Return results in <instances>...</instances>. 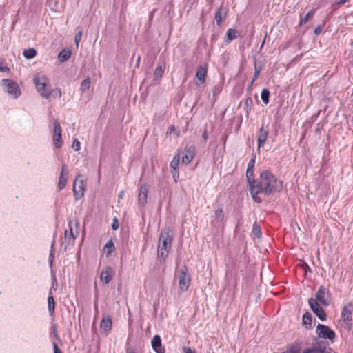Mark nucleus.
<instances>
[{"instance_id": "f257e3e1", "label": "nucleus", "mask_w": 353, "mask_h": 353, "mask_svg": "<svg viewBox=\"0 0 353 353\" xmlns=\"http://www.w3.org/2000/svg\"><path fill=\"white\" fill-rule=\"evenodd\" d=\"M283 188V182L268 170L261 173L260 180L255 186L251 188V196L253 200L260 203L262 199L259 194L265 195L274 194L280 192Z\"/></svg>"}, {"instance_id": "f03ea898", "label": "nucleus", "mask_w": 353, "mask_h": 353, "mask_svg": "<svg viewBox=\"0 0 353 353\" xmlns=\"http://www.w3.org/2000/svg\"><path fill=\"white\" fill-rule=\"evenodd\" d=\"M34 83L35 84L37 92L40 95L48 99L52 95L51 85L47 76L43 72H37L34 76Z\"/></svg>"}, {"instance_id": "7ed1b4c3", "label": "nucleus", "mask_w": 353, "mask_h": 353, "mask_svg": "<svg viewBox=\"0 0 353 353\" xmlns=\"http://www.w3.org/2000/svg\"><path fill=\"white\" fill-rule=\"evenodd\" d=\"M172 238L169 232L163 230L160 235L158 245L157 256L161 262H164L171 248Z\"/></svg>"}, {"instance_id": "20e7f679", "label": "nucleus", "mask_w": 353, "mask_h": 353, "mask_svg": "<svg viewBox=\"0 0 353 353\" xmlns=\"http://www.w3.org/2000/svg\"><path fill=\"white\" fill-rule=\"evenodd\" d=\"M1 86L3 91L11 99H17L21 94L19 85L12 79H2Z\"/></svg>"}, {"instance_id": "39448f33", "label": "nucleus", "mask_w": 353, "mask_h": 353, "mask_svg": "<svg viewBox=\"0 0 353 353\" xmlns=\"http://www.w3.org/2000/svg\"><path fill=\"white\" fill-rule=\"evenodd\" d=\"M175 279L178 281L179 286L181 292L188 290L190 285V275L185 266L178 268L175 271Z\"/></svg>"}, {"instance_id": "423d86ee", "label": "nucleus", "mask_w": 353, "mask_h": 353, "mask_svg": "<svg viewBox=\"0 0 353 353\" xmlns=\"http://www.w3.org/2000/svg\"><path fill=\"white\" fill-rule=\"evenodd\" d=\"M353 304L348 303L342 309L340 319V324L344 329L350 330L352 321Z\"/></svg>"}, {"instance_id": "0eeeda50", "label": "nucleus", "mask_w": 353, "mask_h": 353, "mask_svg": "<svg viewBox=\"0 0 353 353\" xmlns=\"http://www.w3.org/2000/svg\"><path fill=\"white\" fill-rule=\"evenodd\" d=\"M81 174H79L73 184V192L76 200H79L84 196L85 187Z\"/></svg>"}, {"instance_id": "6e6552de", "label": "nucleus", "mask_w": 353, "mask_h": 353, "mask_svg": "<svg viewBox=\"0 0 353 353\" xmlns=\"http://www.w3.org/2000/svg\"><path fill=\"white\" fill-rule=\"evenodd\" d=\"M316 333L319 338L334 340L336 334L334 332L330 329L328 326L324 325H318L316 327Z\"/></svg>"}, {"instance_id": "1a4fd4ad", "label": "nucleus", "mask_w": 353, "mask_h": 353, "mask_svg": "<svg viewBox=\"0 0 353 353\" xmlns=\"http://www.w3.org/2000/svg\"><path fill=\"white\" fill-rule=\"evenodd\" d=\"M308 303L310 305L311 310L319 318V319H321V321H325L326 319V314L323 310V308L316 301V300L313 298H310L308 300Z\"/></svg>"}, {"instance_id": "9d476101", "label": "nucleus", "mask_w": 353, "mask_h": 353, "mask_svg": "<svg viewBox=\"0 0 353 353\" xmlns=\"http://www.w3.org/2000/svg\"><path fill=\"white\" fill-rule=\"evenodd\" d=\"M53 143L57 148H60L62 146L61 141V128L59 121H55L54 123L53 130Z\"/></svg>"}, {"instance_id": "9b49d317", "label": "nucleus", "mask_w": 353, "mask_h": 353, "mask_svg": "<svg viewBox=\"0 0 353 353\" xmlns=\"http://www.w3.org/2000/svg\"><path fill=\"white\" fill-rule=\"evenodd\" d=\"M69 231L65 230V237L68 239L69 241L71 239L74 240L78 236V222L77 221H70L68 223Z\"/></svg>"}, {"instance_id": "f8f14e48", "label": "nucleus", "mask_w": 353, "mask_h": 353, "mask_svg": "<svg viewBox=\"0 0 353 353\" xmlns=\"http://www.w3.org/2000/svg\"><path fill=\"white\" fill-rule=\"evenodd\" d=\"M328 292L323 286H321L315 294L316 301H319L322 305L327 306L330 302L327 299Z\"/></svg>"}, {"instance_id": "ddd939ff", "label": "nucleus", "mask_w": 353, "mask_h": 353, "mask_svg": "<svg viewBox=\"0 0 353 353\" xmlns=\"http://www.w3.org/2000/svg\"><path fill=\"white\" fill-rule=\"evenodd\" d=\"M268 133V127L266 126V128H265L263 125H262L261 128L259 130V134L257 137L258 151H259L260 148L263 146L265 142L267 140Z\"/></svg>"}, {"instance_id": "4468645a", "label": "nucleus", "mask_w": 353, "mask_h": 353, "mask_svg": "<svg viewBox=\"0 0 353 353\" xmlns=\"http://www.w3.org/2000/svg\"><path fill=\"white\" fill-rule=\"evenodd\" d=\"M113 276V270L110 266L105 267L101 272L100 279L103 284L110 282Z\"/></svg>"}, {"instance_id": "2eb2a0df", "label": "nucleus", "mask_w": 353, "mask_h": 353, "mask_svg": "<svg viewBox=\"0 0 353 353\" xmlns=\"http://www.w3.org/2000/svg\"><path fill=\"white\" fill-rule=\"evenodd\" d=\"M194 156V149L192 147H186L182 156V163L188 165L190 163Z\"/></svg>"}, {"instance_id": "dca6fc26", "label": "nucleus", "mask_w": 353, "mask_h": 353, "mask_svg": "<svg viewBox=\"0 0 353 353\" xmlns=\"http://www.w3.org/2000/svg\"><path fill=\"white\" fill-rule=\"evenodd\" d=\"M148 190L145 185H141L138 195L139 204L143 205L147 203Z\"/></svg>"}, {"instance_id": "f3484780", "label": "nucleus", "mask_w": 353, "mask_h": 353, "mask_svg": "<svg viewBox=\"0 0 353 353\" xmlns=\"http://www.w3.org/2000/svg\"><path fill=\"white\" fill-rule=\"evenodd\" d=\"M152 346L157 353H165V350L162 348L161 338L158 335H155L152 340Z\"/></svg>"}, {"instance_id": "a211bd4d", "label": "nucleus", "mask_w": 353, "mask_h": 353, "mask_svg": "<svg viewBox=\"0 0 353 353\" xmlns=\"http://www.w3.org/2000/svg\"><path fill=\"white\" fill-rule=\"evenodd\" d=\"M207 74V69L204 66H199L196 72V78L198 80L197 85L202 84L205 81V78Z\"/></svg>"}, {"instance_id": "6ab92c4d", "label": "nucleus", "mask_w": 353, "mask_h": 353, "mask_svg": "<svg viewBox=\"0 0 353 353\" xmlns=\"http://www.w3.org/2000/svg\"><path fill=\"white\" fill-rule=\"evenodd\" d=\"M101 329L106 334L109 332L112 328V320L110 316H107L102 319L100 325Z\"/></svg>"}, {"instance_id": "aec40b11", "label": "nucleus", "mask_w": 353, "mask_h": 353, "mask_svg": "<svg viewBox=\"0 0 353 353\" xmlns=\"http://www.w3.org/2000/svg\"><path fill=\"white\" fill-rule=\"evenodd\" d=\"M253 174H254V169L253 168H247L246 170V178L248 181V185L250 190V192L251 193V188L252 186H255L257 182L254 180L253 179Z\"/></svg>"}, {"instance_id": "412c9836", "label": "nucleus", "mask_w": 353, "mask_h": 353, "mask_svg": "<svg viewBox=\"0 0 353 353\" xmlns=\"http://www.w3.org/2000/svg\"><path fill=\"white\" fill-rule=\"evenodd\" d=\"M114 250L115 246L112 240H109L103 248V253L106 257H109Z\"/></svg>"}, {"instance_id": "4be33fe9", "label": "nucleus", "mask_w": 353, "mask_h": 353, "mask_svg": "<svg viewBox=\"0 0 353 353\" xmlns=\"http://www.w3.org/2000/svg\"><path fill=\"white\" fill-rule=\"evenodd\" d=\"M226 15V10L222 7L219 8L215 14V20L218 25H220L223 19Z\"/></svg>"}, {"instance_id": "5701e85b", "label": "nucleus", "mask_w": 353, "mask_h": 353, "mask_svg": "<svg viewBox=\"0 0 353 353\" xmlns=\"http://www.w3.org/2000/svg\"><path fill=\"white\" fill-rule=\"evenodd\" d=\"M71 56V51L68 49L62 50L59 55L58 59L61 63H63L67 61Z\"/></svg>"}, {"instance_id": "b1692460", "label": "nucleus", "mask_w": 353, "mask_h": 353, "mask_svg": "<svg viewBox=\"0 0 353 353\" xmlns=\"http://www.w3.org/2000/svg\"><path fill=\"white\" fill-rule=\"evenodd\" d=\"M179 161H180V154L178 152L177 154H176L174 156L172 160L171 161V162L170 163V167L171 170H178Z\"/></svg>"}, {"instance_id": "393cba45", "label": "nucleus", "mask_w": 353, "mask_h": 353, "mask_svg": "<svg viewBox=\"0 0 353 353\" xmlns=\"http://www.w3.org/2000/svg\"><path fill=\"white\" fill-rule=\"evenodd\" d=\"M225 42L230 43L237 37V31L235 29L230 28L227 31Z\"/></svg>"}, {"instance_id": "a878e982", "label": "nucleus", "mask_w": 353, "mask_h": 353, "mask_svg": "<svg viewBox=\"0 0 353 353\" xmlns=\"http://www.w3.org/2000/svg\"><path fill=\"white\" fill-rule=\"evenodd\" d=\"M283 353H300V345L298 343L290 344Z\"/></svg>"}, {"instance_id": "bb28decb", "label": "nucleus", "mask_w": 353, "mask_h": 353, "mask_svg": "<svg viewBox=\"0 0 353 353\" xmlns=\"http://www.w3.org/2000/svg\"><path fill=\"white\" fill-rule=\"evenodd\" d=\"M48 305L49 313L50 315H52L54 312L55 302L52 295H50L48 298Z\"/></svg>"}, {"instance_id": "cd10ccee", "label": "nucleus", "mask_w": 353, "mask_h": 353, "mask_svg": "<svg viewBox=\"0 0 353 353\" xmlns=\"http://www.w3.org/2000/svg\"><path fill=\"white\" fill-rule=\"evenodd\" d=\"M68 182V176H63V174H60L59 182H58V188L59 190H63L66 186Z\"/></svg>"}, {"instance_id": "c85d7f7f", "label": "nucleus", "mask_w": 353, "mask_h": 353, "mask_svg": "<svg viewBox=\"0 0 353 353\" xmlns=\"http://www.w3.org/2000/svg\"><path fill=\"white\" fill-rule=\"evenodd\" d=\"M224 214L222 209H217L214 212V221L221 223L223 221Z\"/></svg>"}, {"instance_id": "c756f323", "label": "nucleus", "mask_w": 353, "mask_h": 353, "mask_svg": "<svg viewBox=\"0 0 353 353\" xmlns=\"http://www.w3.org/2000/svg\"><path fill=\"white\" fill-rule=\"evenodd\" d=\"M36 54V50L34 48L26 49L23 52V56L28 59L34 58Z\"/></svg>"}, {"instance_id": "7c9ffc66", "label": "nucleus", "mask_w": 353, "mask_h": 353, "mask_svg": "<svg viewBox=\"0 0 353 353\" xmlns=\"http://www.w3.org/2000/svg\"><path fill=\"white\" fill-rule=\"evenodd\" d=\"M270 94V91L266 88L263 89L261 91V97L263 102L265 104H268L269 103Z\"/></svg>"}, {"instance_id": "2f4dec72", "label": "nucleus", "mask_w": 353, "mask_h": 353, "mask_svg": "<svg viewBox=\"0 0 353 353\" xmlns=\"http://www.w3.org/2000/svg\"><path fill=\"white\" fill-rule=\"evenodd\" d=\"M90 83H91V81H90V78H86L85 79L82 81V82L81 83V88H80L81 90L83 92H85L87 90H88V89L90 88Z\"/></svg>"}, {"instance_id": "473e14b6", "label": "nucleus", "mask_w": 353, "mask_h": 353, "mask_svg": "<svg viewBox=\"0 0 353 353\" xmlns=\"http://www.w3.org/2000/svg\"><path fill=\"white\" fill-rule=\"evenodd\" d=\"M164 72V70L162 68V67L158 66L154 74V81H159L163 75V73Z\"/></svg>"}, {"instance_id": "72a5a7b5", "label": "nucleus", "mask_w": 353, "mask_h": 353, "mask_svg": "<svg viewBox=\"0 0 353 353\" xmlns=\"http://www.w3.org/2000/svg\"><path fill=\"white\" fill-rule=\"evenodd\" d=\"M252 234L257 238L260 237L261 235L260 227L256 223L253 224Z\"/></svg>"}, {"instance_id": "f704fd0d", "label": "nucleus", "mask_w": 353, "mask_h": 353, "mask_svg": "<svg viewBox=\"0 0 353 353\" xmlns=\"http://www.w3.org/2000/svg\"><path fill=\"white\" fill-rule=\"evenodd\" d=\"M314 10H310L304 17H301L300 20V26L305 24L314 14Z\"/></svg>"}, {"instance_id": "c9c22d12", "label": "nucleus", "mask_w": 353, "mask_h": 353, "mask_svg": "<svg viewBox=\"0 0 353 353\" xmlns=\"http://www.w3.org/2000/svg\"><path fill=\"white\" fill-rule=\"evenodd\" d=\"M303 324L307 326L312 324V316L310 313H306L303 316Z\"/></svg>"}, {"instance_id": "e433bc0d", "label": "nucleus", "mask_w": 353, "mask_h": 353, "mask_svg": "<svg viewBox=\"0 0 353 353\" xmlns=\"http://www.w3.org/2000/svg\"><path fill=\"white\" fill-rule=\"evenodd\" d=\"M10 71V68L5 65L3 60L0 59V72H9Z\"/></svg>"}, {"instance_id": "4c0bfd02", "label": "nucleus", "mask_w": 353, "mask_h": 353, "mask_svg": "<svg viewBox=\"0 0 353 353\" xmlns=\"http://www.w3.org/2000/svg\"><path fill=\"white\" fill-rule=\"evenodd\" d=\"M51 91H52V97H55V98H60L61 97V90L59 88H55V89H52L51 88Z\"/></svg>"}, {"instance_id": "58836bf2", "label": "nucleus", "mask_w": 353, "mask_h": 353, "mask_svg": "<svg viewBox=\"0 0 353 353\" xmlns=\"http://www.w3.org/2000/svg\"><path fill=\"white\" fill-rule=\"evenodd\" d=\"M82 34H83L82 31L80 30L78 32L77 34H76V35L74 37V41H75L77 47L79 46V42L81 39Z\"/></svg>"}, {"instance_id": "ea45409f", "label": "nucleus", "mask_w": 353, "mask_h": 353, "mask_svg": "<svg viewBox=\"0 0 353 353\" xmlns=\"http://www.w3.org/2000/svg\"><path fill=\"white\" fill-rule=\"evenodd\" d=\"M72 147L75 151H79L81 148V143L77 139H74L72 143Z\"/></svg>"}, {"instance_id": "a19ab883", "label": "nucleus", "mask_w": 353, "mask_h": 353, "mask_svg": "<svg viewBox=\"0 0 353 353\" xmlns=\"http://www.w3.org/2000/svg\"><path fill=\"white\" fill-rule=\"evenodd\" d=\"M171 173H172V175L174 182L176 183L179 178V170H171Z\"/></svg>"}, {"instance_id": "79ce46f5", "label": "nucleus", "mask_w": 353, "mask_h": 353, "mask_svg": "<svg viewBox=\"0 0 353 353\" xmlns=\"http://www.w3.org/2000/svg\"><path fill=\"white\" fill-rule=\"evenodd\" d=\"M260 72H261V68H255L254 74V77H253V79L252 81V83H253L258 79Z\"/></svg>"}, {"instance_id": "37998d69", "label": "nucleus", "mask_w": 353, "mask_h": 353, "mask_svg": "<svg viewBox=\"0 0 353 353\" xmlns=\"http://www.w3.org/2000/svg\"><path fill=\"white\" fill-rule=\"evenodd\" d=\"M61 174H63V176H68V169L67 165H66L65 163H63V164L62 165Z\"/></svg>"}, {"instance_id": "c03bdc74", "label": "nucleus", "mask_w": 353, "mask_h": 353, "mask_svg": "<svg viewBox=\"0 0 353 353\" xmlns=\"http://www.w3.org/2000/svg\"><path fill=\"white\" fill-rule=\"evenodd\" d=\"M119 224L118 220L117 219H114L113 222L112 223V228L114 230H117L119 228Z\"/></svg>"}, {"instance_id": "a18cd8bd", "label": "nucleus", "mask_w": 353, "mask_h": 353, "mask_svg": "<svg viewBox=\"0 0 353 353\" xmlns=\"http://www.w3.org/2000/svg\"><path fill=\"white\" fill-rule=\"evenodd\" d=\"M254 164H255V157L252 158V159L250 161V162H249V163H248V168H253V169H254Z\"/></svg>"}, {"instance_id": "49530a36", "label": "nucleus", "mask_w": 353, "mask_h": 353, "mask_svg": "<svg viewBox=\"0 0 353 353\" xmlns=\"http://www.w3.org/2000/svg\"><path fill=\"white\" fill-rule=\"evenodd\" d=\"M184 353H195L194 350H192L190 347H184L183 348Z\"/></svg>"}, {"instance_id": "de8ad7c7", "label": "nucleus", "mask_w": 353, "mask_h": 353, "mask_svg": "<svg viewBox=\"0 0 353 353\" xmlns=\"http://www.w3.org/2000/svg\"><path fill=\"white\" fill-rule=\"evenodd\" d=\"M125 353H135V352L132 347H127L125 349Z\"/></svg>"}, {"instance_id": "09e8293b", "label": "nucleus", "mask_w": 353, "mask_h": 353, "mask_svg": "<svg viewBox=\"0 0 353 353\" xmlns=\"http://www.w3.org/2000/svg\"><path fill=\"white\" fill-rule=\"evenodd\" d=\"M54 353H61V351L55 343L54 344Z\"/></svg>"}, {"instance_id": "8fccbe9b", "label": "nucleus", "mask_w": 353, "mask_h": 353, "mask_svg": "<svg viewBox=\"0 0 353 353\" xmlns=\"http://www.w3.org/2000/svg\"><path fill=\"white\" fill-rule=\"evenodd\" d=\"M348 0H336V3L342 5L346 3Z\"/></svg>"}, {"instance_id": "3c124183", "label": "nucleus", "mask_w": 353, "mask_h": 353, "mask_svg": "<svg viewBox=\"0 0 353 353\" xmlns=\"http://www.w3.org/2000/svg\"><path fill=\"white\" fill-rule=\"evenodd\" d=\"M321 28L320 27H318V28H315L314 33L316 34H318L321 32Z\"/></svg>"}, {"instance_id": "603ef678", "label": "nucleus", "mask_w": 353, "mask_h": 353, "mask_svg": "<svg viewBox=\"0 0 353 353\" xmlns=\"http://www.w3.org/2000/svg\"><path fill=\"white\" fill-rule=\"evenodd\" d=\"M52 261H53V254H52V253H51L50 255V258H49V261H50V265L52 263Z\"/></svg>"}, {"instance_id": "864d4df0", "label": "nucleus", "mask_w": 353, "mask_h": 353, "mask_svg": "<svg viewBox=\"0 0 353 353\" xmlns=\"http://www.w3.org/2000/svg\"><path fill=\"white\" fill-rule=\"evenodd\" d=\"M249 102L250 103H252V100L250 98H248L247 100H246V102H245V104L246 105H249Z\"/></svg>"}, {"instance_id": "5fc2aeb1", "label": "nucleus", "mask_w": 353, "mask_h": 353, "mask_svg": "<svg viewBox=\"0 0 353 353\" xmlns=\"http://www.w3.org/2000/svg\"><path fill=\"white\" fill-rule=\"evenodd\" d=\"M140 59H141V58H140V57H139L137 58V66H139V65Z\"/></svg>"}, {"instance_id": "6e6d98bb", "label": "nucleus", "mask_w": 353, "mask_h": 353, "mask_svg": "<svg viewBox=\"0 0 353 353\" xmlns=\"http://www.w3.org/2000/svg\"><path fill=\"white\" fill-rule=\"evenodd\" d=\"M203 136L204 139H206L208 137V135L206 133H204Z\"/></svg>"}, {"instance_id": "4d7b16f0", "label": "nucleus", "mask_w": 353, "mask_h": 353, "mask_svg": "<svg viewBox=\"0 0 353 353\" xmlns=\"http://www.w3.org/2000/svg\"><path fill=\"white\" fill-rule=\"evenodd\" d=\"M119 198H122V197H123V192H121V193L119 194Z\"/></svg>"}, {"instance_id": "13d9d810", "label": "nucleus", "mask_w": 353, "mask_h": 353, "mask_svg": "<svg viewBox=\"0 0 353 353\" xmlns=\"http://www.w3.org/2000/svg\"><path fill=\"white\" fill-rule=\"evenodd\" d=\"M94 306H95V309H97V302H95Z\"/></svg>"}, {"instance_id": "bf43d9fd", "label": "nucleus", "mask_w": 353, "mask_h": 353, "mask_svg": "<svg viewBox=\"0 0 353 353\" xmlns=\"http://www.w3.org/2000/svg\"><path fill=\"white\" fill-rule=\"evenodd\" d=\"M253 83H251V84L250 85V86L248 87V89H250Z\"/></svg>"}]
</instances>
